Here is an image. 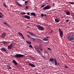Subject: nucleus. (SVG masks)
I'll return each instance as SVG.
<instances>
[{"instance_id": "obj_11", "label": "nucleus", "mask_w": 74, "mask_h": 74, "mask_svg": "<svg viewBox=\"0 0 74 74\" xmlns=\"http://www.w3.org/2000/svg\"><path fill=\"white\" fill-rule=\"evenodd\" d=\"M38 49H39L40 50V51H42V45H40L39 47H38Z\"/></svg>"}, {"instance_id": "obj_5", "label": "nucleus", "mask_w": 74, "mask_h": 74, "mask_svg": "<svg viewBox=\"0 0 74 74\" xmlns=\"http://www.w3.org/2000/svg\"><path fill=\"white\" fill-rule=\"evenodd\" d=\"M13 46V44L12 43L10 44V45H9L8 47V50L11 49H12V48Z\"/></svg>"}, {"instance_id": "obj_6", "label": "nucleus", "mask_w": 74, "mask_h": 74, "mask_svg": "<svg viewBox=\"0 0 74 74\" xmlns=\"http://www.w3.org/2000/svg\"><path fill=\"white\" fill-rule=\"evenodd\" d=\"M23 18H25L26 19H30V16L27 15H25L23 16Z\"/></svg>"}, {"instance_id": "obj_56", "label": "nucleus", "mask_w": 74, "mask_h": 74, "mask_svg": "<svg viewBox=\"0 0 74 74\" xmlns=\"http://www.w3.org/2000/svg\"><path fill=\"white\" fill-rule=\"evenodd\" d=\"M34 48H35V49H36L37 48H36V46Z\"/></svg>"}, {"instance_id": "obj_47", "label": "nucleus", "mask_w": 74, "mask_h": 74, "mask_svg": "<svg viewBox=\"0 0 74 74\" xmlns=\"http://www.w3.org/2000/svg\"><path fill=\"white\" fill-rule=\"evenodd\" d=\"M27 15H29V14H30V13L28 12L27 13Z\"/></svg>"}, {"instance_id": "obj_25", "label": "nucleus", "mask_w": 74, "mask_h": 74, "mask_svg": "<svg viewBox=\"0 0 74 74\" xmlns=\"http://www.w3.org/2000/svg\"><path fill=\"white\" fill-rule=\"evenodd\" d=\"M2 42L3 43V45H5V43H6L5 41H2Z\"/></svg>"}, {"instance_id": "obj_50", "label": "nucleus", "mask_w": 74, "mask_h": 74, "mask_svg": "<svg viewBox=\"0 0 74 74\" xmlns=\"http://www.w3.org/2000/svg\"><path fill=\"white\" fill-rule=\"evenodd\" d=\"M50 32H51V33H53V31H52V30L51 31H50Z\"/></svg>"}, {"instance_id": "obj_52", "label": "nucleus", "mask_w": 74, "mask_h": 74, "mask_svg": "<svg viewBox=\"0 0 74 74\" xmlns=\"http://www.w3.org/2000/svg\"><path fill=\"white\" fill-rule=\"evenodd\" d=\"M49 37H48V36H46V38H49Z\"/></svg>"}, {"instance_id": "obj_60", "label": "nucleus", "mask_w": 74, "mask_h": 74, "mask_svg": "<svg viewBox=\"0 0 74 74\" xmlns=\"http://www.w3.org/2000/svg\"><path fill=\"white\" fill-rule=\"evenodd\" d=\"M18 1H19L20 0H17Z\"/></svg>"}, {"instance_id": "obj_13", "label": "nucleus", "mask_w": 74, "mask_h": 74, "mask_svg": "<svg viewBox=\"0 0 74 74\" xmlns=\"http://www.w3.org/2000/svg\"><path fill=\"white\" fill-rule=\"evenodd\" d=\"M65 13L67 15H70V12L68 10H67L66 12H65Z\"/></svg>"}, {"instance_id": "obj_46", "label": "nucleus", "mask_w": 74, "mask_h": 74, "mask_svg": "<svg viewBox=\"0 0 74 74\" xmlns=\"http://www.w3.org/2000/svg\"><path fill=\"white\" fill-rule=\"evenodd\" d=\"M65 67L66 68V69H67L68 68V67L66 66H65Z\"/></svg>"}, {"instance_id": "obj_8", "label": "nucleus", "mask_w": 74, "mask_h": 74, "mask_svg": "<svg viewBox=\"0 0 74 74\" xmlns=\"http://www.w3.org/2000/svg\"><path fill=\"white\" fill-rule=\"evenodd\" d=\"M60 36L61 37H63V31L60 32H59Z\"/></svg>"}, {"instance_id": "obj_58", "label": "nucleus", "mask_w": 74, "mask_h": 74, "mask_svg": "<svg viewBox=\"0 0 74 74\" xmlns=\"http://www.w3.org/2000/svg\"><path fill=\"white\" fill-rule=\"evenodd\" d=\"M28 42H30V41L29 40H28Z\"/></svg>"}, {"instance_id": "obj_23", "label": "nucleus", "mask_w": 74, "mask_h": 74, "mask_svg": "<svg viewBox=\"0 0 74 74\" xmlns=\"http://www.w3.org/2000/svg\"><path fill=\"white\" fill-rule=\"evenodd\" d=\"M29 2V1H25V5H27L28 4V3H27Z\"/></svg>"}, {"instance_id": "obj_44", "label": "nucleus", "mask_w": 74, "mask_h": 74, "mask_svg": "<svg viewBox=\"0 0 74 74\" xmlns=\"http://www.w3.org/2000/svg\"><path fill=\"white\" fill-rule=\"evenodd\" d=\"M0 18H3V16L0 15Z\"/></svg>"}, {"instance_id": "obj_10", "label": "nucleus", "mask_w": 74, "mask_h": 74, "mask_svg": "<svg viewBox=\"0 0 74 74\" xmlns=\"http://www.w3.org/2000/svg\"><path fill=\"white\" fill-rule=\"evenodd\" d=\"M29 34L32 37H35L36 36H35V34H34L31 32H29Z\"/></svg>"}, {"instance_id": "obj_15", "label": "nucleus", "mask_w": 74, "mask_h": 74, "mask_svg": "<svg viewBox=\"0 0 74 74\" xmlns=\"http://www.w3.org/2000/svg\"><path fill=\"white\" fill-rule=\"evenodd\" d=\"M12 62H13V63H14V64L15 65H17V64H18V63H17V62H16V61H15V60H13Z\"/></svg>"}, {"instance_id": "obj_29", "label": "nucleus", "mask_w": 74, "mask_h": 74, "mask_svg": "<svg viewBox=\"0 0 74 74\" xmlns=\"http://www.w3.org/2000/svg\"><path fill=\"white\" fill-rule=\"evenodd\" d=\"M28 8H29V6L27 5L26 6V7H25V9L26 10H27V9H28Z\"/></svg>"}, {"instance_id": "obj_4", "label": "nucleus", "mask_w": 74, "mask_h": 74, "mask_svg": "<svg viewBox=\"0 0 74 74\" xmlns=\"http://www.w3.org/2000/svg\"><path fill=\"white\" fill-rule=\"evenodd\" d=\"M51 6L49 5H47L46 6L43 8L44 10H49L51 8Z\"/></svg>"}, {"instance_id": "obj_39", "label": "nucleus", "mask_w": 74, "mask_h": 74, "mask_svg": "<svg viewBox=\"0 0 74 74\" xmlns=\"http://www.w3.org/2000/svg\"><path fill=\"white\" fill-rule=\"evenodd\" d=\"M38 53H41V52L39 50L37 51Z\"/></svg>"}, {"instance_id": "obj_27", "label": "nucleus", "mask_w": 74, "mask_h": 74, "mask_svg": "<svg viewBox=\"0 0 74 74\" xmlns=\"http://www.w3.org/2000/svg\"><path fill=\"white\" fill-rule=\"evenodd\" d=\"M45 4H43L41 6V8H43L44 7H45Z\"/></svg>"}, {"instance_id": "obj_59", "label": "nucleus", "mask_w": 74, "mask_h": 74, "mask_svg": "<svg viewBox=\"0 0 74 74\" xmlns=\"http://www.w3.org/2000/svg\"><path fill=\"white\" fill-rule=\"evenodd\" d=\"M23 1H25V0H23Z\"/></svg>"}, {"instance_id": "obj_43", "label": "nucleus", "mask_w": 74, "mask_h": 74, "mask_svg": "<svg viewBox=\"0 0 74 74\" xmlns=\"http://www.w3.org/2000/svg\"><path fill=\"white\" fill-rule=\"evenodd\" d=\"M36 51L37 52V51H38V50H39V49H38V48H37L36 49Z\"/></svg>"}, {"instance_id": "obj_33", "label": "nucleus", "mask_w": 74, "mask_h": 74, "mask_svg": "<svg viewBox=\"0 0 74 74\" xmlns=\"http://www.w3.org/2000/svg\"><path fill=\"white\" fill-rule=\"evenodd\" d=\"M43 15H44V16H45V17L47 16V15L45 13L43 14Z\"/></svg>"}, {"instance_id": "obj_2", "label": "nucleus", "mask_w": 74, "mask_h": 74, "mask_svg": "<svg viewBox=\"0 0 74 74\" xmlns=\"http://www.w3.org/2000/svg\"><path fill=\"white\" fill-rule=\"evenodd\" d=\"M23 56L24 55H23L22 54H16L15 55H14V57H15V58H23Z\"/></svg>"}, {"instance_id": "obj_54", "label": "nucleus", "mask_w": 74, "mask_h": 74, "mask_svg": "<svg viewBox=\"0 0 74 74\" xmlns=\"http://www.w3.org/2000/svg\"><path fill=\"white\" fill-rule=\"evenodd\" d=\"M37 7H36L35 8V9L36 10H37Z\"/></svg>"}, {"instance_id": "obj_26", "label": "nucleus", "mask_w": 74, "mask_h": 74, "mask_svg": "<svg viewBox=\"0 0 74 74\" xmlns=\"http://www.w3.org/2000/svg\"><path fill=\"white\" fill-rule=\"evenodd\" d=\"M69 3L71 4H74V3L73 2H69Z\"/></svg>"}, {"instance_id": "obj_35", "label": "nucleus", "mask_w": 74, "mask_h": 74, "mask_svg": "<svg viewBox=\"0 0 74 74\" xmlns=\"http://www.w3.org/2000/svg\"><path fill=\"white\" fill-rule=\"evenodd\" d=\"M22 13L23 14V15H25L26 14V13L25 12H23Z\"/></svg>"}, {"instance_id": "obj_3", "label": "nucleus", "mask_w": 74, "mask_h": 74, "mask_svg": "<svg viewBox=\"0 0 74 74\" xmlns=\"http://www.w3.org/2000/svg\"><path fill=\"white\" fill-rule=\"evenodd\" d=\"M37 27L38 29L40 30H45V28L40 25L37 26Z\"/></svg>"}, {"instance_id": "obj_1", "label": "nucleus", "mask_w": 74, "mask_h": 74, "mask_svg": "<svg viewBox=\"0 0 74 74\" xmlns=\"http://www.w3.org/2000/svg\"><path fill=\"white\" fill-rule=\"evenodd\" d=\"M73 37L74 35H69L68 36V38L69 40H70V41H74V38Z\"/></svg>"}, {"instance_id": "obj_18", "label": "nucleus", "mask_w": 74, "mask_h": 74, "mask_svg": "<svg viewBox=\"0 0 74 74\" xmlns=\"http://www.w3.org/2000/svg\"><path fill=\"white\" fill-rule=\"evenodd\" d=\"M16 4H17L18 5V6H19V7H22V5L20 4H19V3L18 2H16Z\"/></svg>"}, {"instance_id": "obj_49", "label": "nucleus", "mask_w": 74, "mask_h": 74, "mask_svg": "<svg viewBox=\"0 0 74 74\" xmlns=\"http://www.w3.org/2000/svg\"><path fill=\"white\" fill-rule=\"evenodd\" d=\"M22 38H23V39L24 40H25V38L24 37H22Z\"/></svg>"}, {"instance_id": "obj_20", "label": "nucleus", "mask_w": 74, "mask_h": 74, "mask_svg": "<svg viewBox=\"0 0 74 74\" xmlns=\"http://www.w3.org/2000/svg\"><path fill=\"white\" fill-rule=\"evenodd\" d=\"M18 34H19L20 36H21V37H23V35L20 32H18Z\"/></svg>"}, {"instance_id": "obj_38", "label": "nucleus", "mask_w": 74, "mask_h": 74, "mask_svg": "<svg viewBox=\"0 0 74 74\" xmlns=\"http://www.w3.org/2000/svg\"><path fill=\"white\" fill-rule=\"evenodd\" d=\"M38 53H41V52L39 50L37 51Z\"/></svg>"}, {"instance_id": "obj_16", "label": "nucleus", "mask_w": 74, "mask_h": 74, "mask_svg": "<svg viewBox=\"0 0 74 74\" xmlns=\"http://www.w3.org/2000/svg\"><path fill=\"white\" fill-rule=\"evenodd\" d=\"M30 14L31 15H32L34 16H35L36 15V14L34 12L31 13Z\"/></svg>"}, {"instance_id": "obj_55", "label": "nucleus", "mask_w": 74, "mask_h": 74, "mask_svg": "<svg viewBox=\"0 0 74 74\" xmlns=\"http://www.w3.org/2000/svg\"><path fill=\"white\" fill-rule=\"evenodd\" d=\"M60 64L59 63H58L57 64V65H59Z\"/></svg>"}, {"instance_id": "obj_51", "label": "nucleus", "mask_w": 74, "mask_h": 74, "mask_svg": "<svg viewBox=\"0 0 74 74\" xmlns=\"http://www.w3.org/2000/svg\"><path fill=\"white\" fill-rule=\"evenodd\" d=\"M7 26H8V27H10V25H8V24H7V25H6Z\"/></svg>"}, {"instance_id": "obj_36", "label": "nucleus", "mask_w": 74, "mask_h": 74, "mask_svg": "<svg viewBox=\"0 0 74 74\" xmlns=\"http://www.w3.org/2000/svg\"><path fill=\"white\" fill-rule=\"evenodd\" d=\"M61 29L60 28H59L58 29V31H59V32H62V31H61Z\"/></svg>"}, {"instance_id": "obj_17", "label": "nucleus", "mask_w": 74, "mask_h": 74, "mask_svg": "<svg viewBox=\"0 0 74 74\" xmlns=\"http://www.w3.org/2000/svg\"><path fill=\"white\" fill-rule=\"evenodd\" d=\"M58 62H57L56 59H55V66H58Z\"/></svg>"}, {"instance_id": "obj_45", "label": "nucleus", "mask_w": 74, "mask_h": 74, "mask_svg": "<svg viewBox=\"0 0 74 74\" xmlns=\"http://www.w3.org/2000/svg\"><path fill=\"white\" fill-rule=\"evenodd\" d=\"M3 23L4 24H5V25H7V23L5 22H4Z\"/></svg>"}, {"instance_id": "obj_53", "label": "nucleus", "mask_w": 74, "mask_h": 74, "mask_svg": "<svg viewBox=\"0 0 74 74\" xmlns=\"http://www.w3.org/2000/svg\"><path fill=\"white\" fill-rule=\"evenodd\" d=\"M20 14L21 15H23V14L22 13H21Z\"/></svg>"}, {"instance_id": "obj_21", "label": "nucleus", "mask_w": 74, "mask_h": 74, "mask_svg": "<svg viewBox=\"0 0 74 74\" xmlns=\"http://www.w3.org/2000/svg\"><path fill=\"white\" fill-rule=\"evenodd\" d=\"M26 42L28 44H29V45H31V44L32 43V42H28L27 40L26 41Z\"/></svg>"}, {"instance_id": "obj_34", "label": "nucleus", "mask_w": 74, "mask_h": 74, "mask_svg": "<svg viewBox=\"0 0 74 74\" xmlns=\"http://www.w3.org/2000/svg\"><path fill=\"white\" fill-rule=\"evenodd\" d=\"M41 16H42V17H44V14H43V13H42L41 14Z\"/></svg>"}, {"instance_id": "obj_22", "label": "nucleus", "mask_w": 74, "mask_h": 74, "mask_svg": "<svg viewBox=\"0 0 74 74\" xmlns=\"http://www.w3.org/2000/svg\"><path fill=\"white\" fill-rule=\"evenodd\" d=\"M43 41H47L49 40V39H47L46 38H44L43 39Z\"/></svg>"}, {"instance_id": "obj_7", "label": "nucleus", "mask_w": 74, "mask_h": 74, "mask_svg": "<svg viewBox=\"0 0 74 74\" xmlns=\"http://www.w3.org/2000/svg\"><path fill=\"white\" fill-rule=\"evenodd\" d=\"M1 51H2V52H3V51H4L5 52H7V50H6V49H5V47H2V48L1 49Z\"/></svg>"}, {"instance_id": "obj_9", "label": "nucleus", "mask_w": 74, "mask_h": 74, "mask_svg": "<svg viewBox=\"0 0 74 74\" xmlns=\"http://www.w3.org/2000/svg\"><path fill=\"white\" fill-rule=\"evenodd\" d=\"M1 36L2 37H3H3H5L6 36V33L5 32L2 33L1 35Z\"/></svg>"}, {"instance_id": "obj_19", "label": "nucleus", "mask_w": 74, "mask_h": 74, "mask_svg": "<svg viewBox=\"0 0 74 74\" xmlns=\"http://www.w3.org/2000/svg\"><path fill=\"white\" fill-rule=\"evenodd\" d=\"M55 21L56 22L58 23V22H59L60 21L59 19V18H56L55 19Z\"/></svg>"}, {"instance_id": "obj_41", "label": "nucleus", "mask_w": 74, "mask_h": 74, "mask_svg": "<svg viewBox=\"0 0 74 74\" xmlns=\"http://www.w3.org/2000/svg\"><path fill=\"white\" fill-rule=\"evenodd\" d=\"M69 21H70V20H69V19H67V20H66V22H69Z\"/></svg>"}, {"instance_id": "obj_37", "label": "nucleus", "mask_w": 74, "mask_h": 74, "mask_svg": "<svg viewBox=\"0 0 74 74\" xmlns=\"http://www.w3.org/2000/svg\"><path fill=\"white\" fill-rule=\"evenodd\" d=\"M6 43L7 44H10V42H6Z\"/></svg>"}, {"instance_id": "obj_61", "label": "nucleus", "mask_w": 74, "mask_h": 74, "mask_svg": "<svg viewBox=\"0 0 74 74\" xmlns=\"http://www.w3.org/2000/svg\"><path fill=\"white\" fill-rule=\"evenodd\" d=\"M66 55H67V54H66Z\"/></svg>"}, {"instance_id": "obj_12", "label": "nucleus", "mask_w": 74, "mask_h": 74, "mask_svg": "<svg viewBox=\"0 0 74 74\" xmlns=\"http://www.w3.org/2000/svg\"><path fill=\"white\" fill-rule=\"evenodd\" d=\"M29 66H30L32 67H36L35 65H34V64H32L31 63H29Z\"/></svg>"}, {"instance_id": "obj_24", "label": "nucleus", "mask_w": 74, "mask_h": 74, "mask_svg": "<svg viewBox=\"0 0 74 74\" xmlns=\"http://www.w3.org/2000/svg\"><path fill=\"white\" fill-rule=\"evenodd\" d=\"M7 67H8V69H12L11 67H10V65H7Z\"/></svg>"}, {"instance_id": "obj_57", "label": "nucleus", "mask_w": 74, "mask_h": 74, "mask_svg": "<svg viewBox=\"0 0 74 74\" xmlns=\"http://www.w3.org/2000/svg\"><path fill=\"white\" fill-rule=\"evenodd\" d=\"M8 52H7V53H6V54H8Z\"/></svg>"}, {"instance_id": "obj_40", "label": "nucleus", "mask_w": 74, "mask_h": 74, "mask_svg": "<svg viewBox=\"0 0 74 74\" xmlns=\"http://www.w3.org/2000/svg\"><path fill=\"white\" fill-rule=\"evenodd\" d=\"M3 4L5 7H7V5H5V4H4V3H3Z\"/></svg>"}, {"instance_id": "obj_30", "label": "nucleus", "mask_w": 74, "mask_h": 74, "mask_svg": "<svg viewBox=\"0 0 74 74\" xmlns=\"http://www.w3.org/2000/svg\"><path fill=\"white\" fill-rule=\"evenodd\" d=\"M0 15H1L2 16H4V15H3V13H2L1 12H0Z\"/></svg>"}, {"instance_id": "obj_42", "label": "nucleus", "mask_w": 74, "mask_h": 74, "mask_svg": "<svg viewBox=\"0 0 74 74\" xmlns=\"http://www.w3.org/2000/svg\"><path fill=\"white\" fill-rule=\"evenodd\" d=\"M55 4L54 3H53L52 4V5L53 7H54V6H55Z\"/></svg>"}, {"instance_id": "obj_14", "label": "nucleus", "mask_w": 74, "mask_h": 74, "mask_svg": "<svg viewBox=\"0 0 74 74\" xmlns=\"http://www.w3.org/2000/svg\"><path fill=\"white\" fill-rule=\"evenodd\" d=\"M49 61L50 62H55V59H54L53 58L52 59L51 58H50L49 59Z\"/></svg>"}, {"instance_id": "obj_28", "label": "nucleus", "mask_w": 74, "mask_h": 74, "mask_svg": "<svg viewBox=\"0 0 74 74\" xmlns=\"http://www.w3.org/2000/svg\"><path fill=\"white\" fill-rule=\"evenodd\" d=\"M47 49L49 51H52V49H51L50 48L48 47Z\"/></svg>"}, {"instance_id": "obj_31", "label": "nucleus", "mask_w": 74, "mask_h": 74, "mask_svg": "<svg viewBox=\"0 0 74 74\" xmlns=\"http://www.w3.org/2000/svg\"><path fill=\"white\" fill-rule=\"evenodd\" d=\"M32 41H35V40H36V39L32 38Z\"/></svg>"}, {"instance_id": "obj_32", "label": "nucleus", "mask_w": 74, "mask_h": 74, "mask_svg": "<svg viewBox=\"0 0 74 74\" xmlns=\"http://www.w3.org/2000/svg\"><path fill=\"white\" fill-rule=\"evenodd\" d=\"M29 47H30V48H33V46H32L31 45H30L29 46Z\"/></svg>"}, {"instance_id": "obj_48", "label": "nucleus", "mask_w": 74, "mask_h": 74, "mask_svg": "<svg viewBox=\"0 0 74 74\" xmlns=\"http://www.w3.org/2000/svg\"><path fill=\"white\" fill-rule=\"evenodd\" d=\"M27 37H30V36L28 35H27Z\"/></svg>"}]
</instances>
